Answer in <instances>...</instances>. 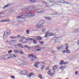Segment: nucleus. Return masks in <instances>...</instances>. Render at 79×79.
Listing matches in <instances>:
<instances>
[{
    "instance_id": "f257e3e1",
    "label": "nucleus",
    "mask_w": 79,
    "mask_h": 79,
    "mask_svg": "<svg viewBox=\"0 0 79 79\" xmlns=\"http://www.w3.org/2000/svg\"><path fill=\"white\" fill-rule=\"evenodd\" d=\"M26 17V15L25 14H23L17 17L16 18L18 19V22H24L26 21V19H25Z\"/></svg>"
},
{
    "instance_id": "f03ea898",
    "label": "nucleus",
    "mask_w": 79,
    "mask_h": 79,
    "mask_svg": "<svg viewBox=\"0 0 79 79\" xmlns=\"http://www.w3.org/2000/svg\"><path fill=\"white\" fill-rule=\"evenodd\" d=\"M49 2L50 3H51L52 4V5H50L49 3H47L46 2L45 3V2H43V3H45L46 5H44L45 6H47V7H48V6H53V5L54 4H55V3H56V2L55 1H54L53 0H49Z\"/></svg>"
},
{
    "instance_id": "7ed1b4c3",
    "label": "nucleus",
    "mask_w": 79,
    "mask_h": 79,
    "mask_svg": "<svg viewBox=\"0 0 79 79\" xmlns=\"http://www.w3.org/2000/svg\"><path fill=\"white\" fill-rule=\"evenodd\" d=\"M9 34H10V31L9 30H7L4 33L3 35V37L4 39H6L8 35H9Z\"/></svg>"
},
{
    "instance_id": "20e7f679",
    "label": "nucleus",
    "mask_w": 79,
    "mask_h": 79,
    "mask_svg": "<svg viewBox=\"0 0 79 79\" xmlns=\"http://www.w3.org/2000/svg\"><path fill=\"white\" fill-rule=\"evenodd\" d=\"M45 21L44 20H41L39 22V24H37V26L38 27H43V24H44Z\"/></svg>"
},
{
    "instance_id": "39448f33",
    "label": "nucleus",
    "mask_w": 79,
    "mask_h": 79,
    "mask_svg": "<svg viewBox=\"0 0 79 79\" xmlns=\"http://www.w3.org/2000/svg\"><path fill=\"white\" fill-rule=\"evenodd\" d=\"M26 10H31V11H34L36 9V7L34 6H30L28 8L27 7H26Z\"/></svg>"
},
{
    "instance_id": "423d86ee",
    "label": "nucleus",
    "mask_w": 79,
    "mask_h": 79,
    "mask_svg": "<svg viewBox=\"0 0 79 79\" xmlns=\"http://www.w3.org/2000/svg\"><path fill=\"white\" fill-rule=\"evenodd\" d=\"M26 16H29L30 17H34L35 16V13L34 12H31L30 13H28Z\"/></svg>"
},
{
    "instance_id": "0eeeda50",
    "label": "nucleus",
    "mask_w": 79,
    "mask_h": 79,
    "mask_svg": "<svg viewBox=\"0 0 79 79\" xmlns=\"http://www.w3.org/2000/svg\"><path fill=\"white\" fill-rule=\"evenodd\" d=\"M44 9H38L36 10V12L38 13H44L45 11Z\"/></svg>"
},
{
    "instance_id": "6e6552de",
    "label": "nucleus",
    "mask_w": 79,
    "mask_h": 79,
    "mask_svg": "<svg viewBox=\"0 0 79 79\" xmlns=\"http://www.w3.org/2000/svg\"><path fill=\"white\" fill-rule=\"evenodd\" d=\"M21 74H22V75H26L27 74V72L25 70L21 72L20 73Z\"/></svg>"
},
{
    "instance_id": "1a4fd4ad",
    "label": "nucleus",
    "mask_w": 79,
    "mask_h": 79,
    "mask_svg": "<svg viewBox=\"0 0 79 79\" xmlns=\"http://www.w3.org/2000/svg\"><path fill=\"white\" fill-rule=\"evenodd\" d=\"M9 55L10 59L13 58H16V56H15V55L14 54H9Z\"/></svg>"
},
{
    "instance_id": "9d476101",
    "label": "nucleus",
    "mask_w": 79,
    "mask_h": 79,
    "mask_svg": "<svg viewBox=\"0 0 79 79\" xmlns=\"http://www.w3.org/2000/svg\"><path fill=\"white\" fill-rule=\"evenodd\" d=\"M10 59L9 54L5 56L4 57V60H8Z\"/></svg>"
},
{
    "instance_id": "9b49d317",
    "label": "nucleus",
    "mask_w": 79,
    "mask_h": 79,
    "mask_svg": "<svg viewBox=\"0 0 79 79\" xmlns=\"http://www.w3.org/2000/svg\"><path fill=\"white\" fill-rule=\"evenodd\" d=\"M60 3H65L67 4H69V2H66L64 0H60L59 1Z\"/></svg>"
},
{
    "instance_id": "f8f14e48",
    "label": "nucleus",
    "mask_w": 79,
    "mask_h": 79,
    "mask_svg": "<svg viewBox=\"0 0 79 79\" xmlns=\"http://www.w3.org/2000/svg\"><path fill=\"white\" fill-rule=\"evenodd\" d=\"M51 69H49L48 70L49 72H48V74H49V75H51V76H53V75H54V73H51Z\"/></svg>"
},
{
    "instance_id": "ddd939ff",
    "label": "nucleus",
    "mask_w": 79,
    "mask_h": 79,
    "mask_svg": "<svg viewBox=\"0 0 79 79\" xmlns=\"http://www.w3.org/2000/svg\"><path fill=\"white\" fill-rule=\"evenodd\" d=\"M10 5H11V4H8L7 5H5L3 7V9H5V8H7V7L9 6H10Z\"/></svg>"
},
{
    "instance_id": "4468645a",
    "label": "nucleus",
    "mask_w": 79,
    "mask_h": 79,
    "mask_svg": "<svg viewBox=\"0 0 79 79\" xmlns=\"http://www.w3.org/2000/svg\"><path fill=\"white\" fill-rule=\"evenodd\" d=\"M10 21V20L9 19H6V20H2L0 21V22H8Z\"/></svg>"
},
{
    "instance_id": "2eb2a0df",
    "label": "nucleus",
    "mask_w": 79,
    "mask_h": 79,
    "mask_svg": "<svg viewBox=\"0 0 79 79\" xmlns=\"http://www.w3.org/2000/svg\"><path fill=\"white\" fill-rule=\"evenodd\" d=\"M36 38L37 40H42V37L39 36H36Z\"/></svg>"
},
{
    "instance_id": "dca6fc26",
    "label": "nucleus",
    "mask_w": 79,
    "mask_h": 79,
    "mask_svg": "<svg viewBox=\"0 0 79 79\" xmlns=\"http://www.w3.org/2000/svg\"><path fill=\"white\" fill-rule=\"evenodd\" d=\"M49 33L48 32H46L45 33V35L44 36V37H49Z\"/></svg>"
},
{
    "instance_id": "f3484780",
    "label": "nucleus",
    "mask_w": 79,
    "mask_h": 79,
    "mask_svg": "<svg viewBox=\"0 0 79 79\" xmlns=\"http://www.w3.org/2000/svg\"><path fill=\"white\" fill-rule=\"evenodd\" d=\"M53 35H54L53 34L52 32L49 33V36H53Z\"/></svg>"
},
{
    "instance_id": "a211bd4d",
    "label": "nucleus",
    "mask_w": 79,
    "mask_h": 79,
    "mask_svg": "<svg viewBox=\"0 0 79 79\" xmlns=\"http://www.w3.org/2000/svg\"><path fill=\"white\" fill-rule=\"evenodd\" d=\"M56 48L57 49V50L59 51L63 49V48H61L60 47H57Z\"/></svg>"
},
{
    "instance_id": "6ab92c4d",
    "label": "nucleus",
    "mask_w": 79,
    "mask_h": 79,
    "mask_svg": "<svg viewBox=\"0 0 79 79\" xmlns=\"http://www.w3.org/2000/svg\"><path fill=\"white\" fill-rule=\"evenodd\" d=\"M45 67V65H43L41 66V69L42 70L43 69H44V68Z\"/></svg>"
},
{
    "instance_id": "aec40b11",
    "label": "nucleus",
    "mask_w": 79,
    "mask_h": 79,
    "mask_svg": "<svg viewBox=\"0 0 79 79\" xmlns=\"http://www.w3.org/2000/svg\"><path fill=\"white\" fill-rule=\"evenodd\" d=\"M66 67V66H61L60 68V69H64Z\"/></svg>"
},
{
    "instance_id": "412c9836",
    "label": "nucleus",
    "mask_w": 79,
    "mask_h": 79,
    "mask_svg": "<svg viewBox=\"0 0 79 79\" xmlns=\"http://www.w3.org/2000/svg\"><path fill=\"white\" fill-rule=\"evenodd\" d=\"M33 73H31L30 74L27 75V76L28 77H31V76H32V75H33Z\"/></svg>"
},
{
    "instance_id": "4be33fe9",
    "label": "nucleus",
    "mask_w": 79,
    "mask_h": 79,
    "mask_svg": "<svg viewBox=\"0 0 79 79\" xmlns=\"http://www.w3.org/2000/svg\"><path fill=\"white\" fill-rule=\"evenodd\" d=\"M64 62V60H61L60 62V64H63V63Z\"/></svg>"
},
{
    "instance_id": "5701e85b",
    "label": "nucleus",
    "mask_w": 79,
    "mask_h": 79,
    "mask_svg": "<svg viewBox=\"0 0 79 79\" xmlns=\"http://www.w3.org/2000/svg\"><path fill=\"white\" fill-rule=\"evenodd\" d=\"M59 15V13H58L57 12L55 13H54L53 14H51V15Z\"/></svg>"
},
{
    "instance_id": "b1692460",
    "label": "nucleus",
    "mask_w": 79,
    "mask_h": 79,
    "mask_svg": "<svg viewBox=\"0 0 79 79\" xmlns=\"http://www.w3.org/2000/svg\"><path fill=\"white\" fill-rule=\"evenodd\" d=\"M66 50H68V48H69V46H68V44H66Z\"/></svg>"
},
{
    "instance_id": "393cba45",
    "label": "nucleus",
    "mask_w": 79,
    "mask_h": 79,
    "mask_svg": "<svg viewBox=\"0 0 79 79\" xmlns=\"http://www.w3.org/2000/svg\"><path fill=\"white\" fill-rule=\"evenodd\" d=\"M57 68V66H55L53 68V70H55V69H56Z\"/></svg>"
},
{
    "instance_id": "a878e982",
    "label": "nucleus",
    "mask_w": 79,
    "mask_h": 79,
    "mask_svg": "<svg viewBox=\"0 0 79 79\" xmlns=\"http://www.w3.org/2000/svg\"><path fill=\"white\" fill-rule=\"evenodd\" d=\"M18 45L19 47H21V48H23V46L21 44H17Z\"/></svg>"
},
{
    "instance_id": "bb28decb",
    "label": "nucleus",
    "mask_w": 79,
    "mask_h": 79,
    "mask_svg": "<svg viewBox=\"0 0 79 79\" xmlns=\"http://www.w3.org/2000/svg\"><path fill=\"white\" fill-rule=\"evenodd\" d=\"M12 43V44H15V43H16V40H13L12 41H11Z\"/></svg>"
},
{
    "instance_id": "cd10ccee",
    "label": "nucleus",
    "mask_w": 79,
    "mask_h": 79,
    "mask_svg": "<svg viewBox=\"0 0 79 79\" xmlns=\"http://www.w3.org/2000/svg\"><path fill=\"white\" fill-rule=\"evenodd\" d=\"M19 51L18 50H14V53H18V52H19Z\"/></svg>"
},
{
    "instance_id": "c85d7f7f",
    "label": "nucleus",
    "mask_w": 79,
    "mask_h": 79,
    "mask_svg": "<svg viewBox=\"0 0 79 79\" xmlns=\"http://www.w3.org/2000/svg\"><path fill=\"white\" fill-rule=\"evenodd\" d=\"M46 19H48L49 20H50L51 19L50 17H46Z\"/></svg>"
},
{
    "instance_id": "c756f323",
    "label": "nucleus",
    "mask_w": 79,
    "mask_h": 79,
    "mask_svg": "<svg viewBox=\"0 0 79 79\" xmlns=\"http://www.w3.org/2000/svg\"><path fill=\"white\" fill-rule=\"evenodd\" d=\"M27 63V62L26 61H25L24 62H23L22 63V64H26V63Z\"/></svg>"
},
{
    "instance_id": "7c9ffc66",
    "label": "nucleus",
    "mask_w": 79,
    "mask_h": 79,
    "mask_svg": "<svg viewBox=\"0 0 79 79\" xmlns=\"http://www.w3.org/2000/svg\"><path fill=\"white\" fill-rule=\"evenodd\" d=\"M29 1L31 2H36L37 0H29Z\"/></svg>"
},
{
    "instance_id": "2f4dec72",
    "label": "nucleus",
    "mask_w": 79,
    "mask_h": 79,
    "mask_svg": "<svg viewBox=\"0 0 79 79\" xmlns=\"http://www.w3.org/2000/svg\"><path fill=\"white\" fill-rule=\"evenodd\" d=\"M26 7H27V6H26V7H23V10H27L26 9Z\"/></svg>"
},
{
    "instance_id": "473e14b6",
    "label": "nucleus",
    "mask_w": 79,
    "mask_h": 79,
    "mask_svg": "<svg viewBox=\"0 0 79 79\" xmlns=\"http://www.w3.org/2000/svg\"><path fill=\"white\" fill-rule=\"evenodd\" d=\"M77 30L76 29H74V30H73L72 31V32H77Z\"/></svg>"
},
{
    "instance_id": "72a5a7b5",
    "label": "nucleus",
    "mask_w": 79,
    "mask_h": 79,
    "mask_svg": "<svg viewBox=\"0 0 79 79\" xmlns=\"http://www.w3.org/2000/svg\"><path fill=\"white\" fill-rule=\"evenodd\" d=\"M34 66L36 67V68H39V66L38 65V64H36L35 65V64H34Z\"/></svg>"
},
{
    "instance_id": "f704fd0d",
    "label": "nucleus",
    "mask_w": 79,
    "mask_h": 79,
    "mask_svg": "<svg viewBox=\"0 0 79 79\" xmlns=\"http://www.w3.org/2000/svg\"><path fill=\"white\" fill-rule=\"evenodd\" d=\"M33 42L34 44H37V41L35 40H33Z\"/></svg>"
},
{
    "instance_id": "c9c22d12",
    "label": "nucleus",
    "mask_w": 79,
    "mask_h": 79,
    "mask_svg": "<svg viewBox=\"0 0 79 79\" xmlns=\"http://www.w3.org/2000/svg\"><path fill=\"white\" fill-rule=\"evenodd\" d=\"M24 47L27 48H28V49H29L30 48V47L27 46V45H24Z\"/></svg>"
},
{
    "instance_id": "e433bc0d",
    "label": "nucleus",
    "mask_w": 79,
    "mask_h": 79,
    "mask_svg": "<svg viewBox=\"0 0 79 79\" xmlns=\"http://www.w3.org/2000/svg\"><path fill=\"white\" fill-rule=\"evenodd\" d=\"M26 32L27 34H29V30H27L26 31Z\"/></svg>"
},
{
    "instance_id": "4c0bfd02",
    "label": "nucleus",
    "mask_w": 79,
    "mask_h": 79,
    "mask_svg": "<svg viewBox=\"0 0 79 79\" xmlns=\"http://www.w3.org/2000/svg\"><path fill=\"white\" fill-rule=\"evenodd\" d=\"M39 77H40V79H42V75H40V74H39Z\"/></svg>"
},
{
    "instance_id": "58836bf2",
    "label": "nucleus",
    "mask_w": 79,
    "mask_h": 79,
    "mask_svg": "<svg viewBox=\"0 0 79 79\" xmlns=\"http://www.w3.org/2000/svg\"><path fill=\"white\" fill-rule=\"evenodd\" d=\"M19 52H20V53H21V54H23V52L22 51L20 50V51H19Z\"/></svg>"
},
{
    "instance_id": "ea45409f",
    "label": "nucleus",
    "mask_w": 79,
    "mask_h": 79,
    "mask_svg": "<svg viewBox=\"0 0 79 79\" xmlns=\"http://www.w3.org/2000/svg\"><path fill=\"white\" fill-rule=\"evenodd\" d=\"M42 32H45V28H43L41 30Z\"/></svg>"
},
{
    "instance_id": "a19ab883",
    "label": "nucleus",
    "mask_w": 79,
    "mask_h": 79,
    "mask_svg": "<svg viewBox=\"0 0 79 79\" xmlns=\"http://www.w3.org/2000/svg\"><path fill=\"white\" fill-rule=\"evenodd\" d=\"M12 52V50H10L8 51V53H11Z\"/></svg>"
},
{
    "instance_id": "79ce46f5",
    "label": "nucleus",
    "mask_w": 79,
    "mask_h": 79,
    "mask_svg": "<svg viewBox=\"0 0 79 79\" xmlns=\"http://www.w3.org/2000/svg\"><path fill=\"white\" fill-rule=\"evenodd\" d=\"M10 38H11V39H15V38H16V37H13V36H11L10 37Z\"/></svg>"
},
{
    "instance_id": "37998d69",
    "label": "nucleus",
    "mask_w": 79,
    "mask_h": 79,
    "mask_svg": "<svg viewBox=\"0 0 79 79\" xmlns=\"http://www.w3.org/2000/svg\"><path fill=\"white\" fill-rule=\"evenodd\" d=\"M29 56H31V57H33L34 56V54H30Z\"/></svg>"
},
{
    "instance_id": "c03bdc74",
    "label": "nucleus",
    "mask_w": 79,
    "mask_h": 79,
    "mask_svg": "<svg viewBox=\"0 0 79 79\" xmlns=\"http://www.w3.org/2000/svg\"><path fill=\"white\" fill-rule=\"evenodd\" d=\"M40 63V62H36V63H35V64H39Z\"/></svg>"
},
{
    "instance_id": "a18cd8bd",
    "label": "nucleus",
    "mask_w": 79,
    "mask_h": 79,
    "mask_svg": "<svg viewBox=\"0 0 79 79\" xmlns=\"http://www.w3.org/2000/svg\"><path fill=\"white\" fill-rule=\"evenodd\" d=\"M44 44V42H40V44H41V45H43Z\"/></svg>"
},
{
    "instance_id": "49530a36",
    "label": "nucleus",
    "mask_w": 79,
    "mask_h": 79,
    "mask_svg": "<svg viewBox=\"0 0 79 79\" xmlns=\"http://www.w3.org/2000/svg\"><path fill=\"white\" fill-rule=\"evenodd\" d=\"M66 52L67 53H70V51H69V50H67Z\"/></svg>"
},
{
    "instance_id": "de8ad7c7",
    "label": "nucleus",
    "mask_w": 79,
    "mask_h": 79,
    "mask_svg": "<svg viewBox=\"0 0 79 79\" xmlns=\"http://www.w3.org/2000/svg\"><path fill=\"white\" fill-rule=\"evenodd\" d=\"M35 47L36 49H37V48H39V46H36Z\"/></svg>"
},
{
    "instance_id": "09e8293b",
    "label": "nucleus",
    "mask_w": 79,
    "mask_h": 79,
    "mask_svg": "<svg viewBox=\"0 0 79 79\" xmlns=\"http://www.w3.org/2000/svg\"><path fill=\"white\" fill-rule=\"evenodd\" d=\"M26 40H30V38H27V39H26Z\"/></svg>"
},
{
    "instance_id": "8fccbe9b",
    "label": "nucleus",
    "mask_w": 79,
    "mask_h": 79,
    "mask_svg": "<svg viewBox=\"0 0 79 79\" xmlns=\"http://www.w3.org/2000/svg\"><path fill=\"white\" fill-rule=\"evenodd\" d=\"M10 77L12 79H15V77L14 76H11Z\"/></svg>"
},
{
    "instance_id": "3c124183",
    "label": "nucleus",
    "mask_w": 79,
    "mask_h": 79,
    "mask_svg": "<svg viewBox=\"0 0 79 79\" xmlns=\"http://www.w3.org/2000/svg\"><path fill=\"white\" fill-rule=\"evenodd\" d=\"M33 57L35 59H36L37 58V57H36L35 56H33Z\"/></svg>"
},
{
    "instance_id": "603ef678",
    "label": "nucleus",
    "mask_w": 79,
    "mask_h": 79,
    "mask_svg": "<svg viewBox=\"0 0 79 79\" xmlns=\"http://www.w3.org/2000/svg\"><path fill=\"white\" fill-rule=\"evenodd\" d=\"M41 50V49H38L36 50V51H40Z\"/></svg>"
},
{
    "instance_id": "864d4df0",
    "label": "nucleus",
    "mask_w": 79,
    "mask_h": 79,
    "mask_svg": "<svg viewBox=\"0 0 79 79\" xmlns=\"http://www.w3.org/2000/svg\"><path fill=\"white\" fill-rule=\"evenodd\" d=\"M21 39H26V38H25V37L24 36H22L21 37Z\"/></svg>"
},
{
    "instance_id": "5fc2aeb1",
    "label": "nucleus",
    "mask_w": 79,
    "mask_h": 79,
    "mask_svg": "<svg viewBox=\"0 0 79 79\" xmlns=\"http://www.w3.org/2000/svg\"><path fill=\"white\" fill-rule=\"evenodd\" d=\"M78 73V72H77V71L75 72V74L76 75H77V74Z\"/></svg>"
},
{
    "instance_id": "6e6d98bb",
    "label": "nucleus",
    "mask_w": 79,
    "mask_h": 79,
    "mask_svg": "<svg viewBox=\"0 0 79 79\" xmlns=\"http://www.w3.org/2000/svg\"><path fill=\"white\" fill-rule=\"evenodd\" d=\"M19 41H20V42H22V41H23V40L21 39Z\"/></svg>"
},
{
    "instance_id": "4d7b16f0",
    "label": "nucleus",
    "mask_w": 79,
    "mask_h": 79,
    "mask_svg": "<svg viewBox=\"0 0 79 79\" xmlns=\"http://www.w3.org/2000/svg\"><path fill=\"white\" fill-rule=\"evenodd\" d=\"M49 69V68L48 67H47L45 69L46 70H48Z\"/></svg>"
},
{
    "instance_id": "13d9d810",
    "label": "nucleus",
    "mask_w": 79,
    "mask_h": 79,
    "mask_svg": "<svg viewBox=\"0 0 79 79\" xmlns=\"http://www.w3.org/2000/svg\"><path fill=\"white\" fill-rule=\"evenodd\" d=\"M41 63H42L43 64H45V62L42 61L41 62Z\"/></svg>"
},
{
    "instance_id": "bf43d9fd",
    "label": "nucleus",
    "mask_w": 79,
    "mask_h": 79,
    "mask_svg": "<svg viewBox=\"0 0 79 79\" xmlns=\"http://www.w3.org/2000/svg\"><path fill=\"white\" fill-rule=\"evenodd\" d=\"M17 37H19V38L20 37V35H18L17 36Z\"/></svg>"
},
{
    "instance_id": "052dcab7",
    "label": "nucleus",
    "mask_w": 79,
    "mask_h": 79,
    "mask_svg": "<svg viewBox=\"0 0 79 79\" xmlns=\"http://www.w3.org/2000/svg\"><path fill=\"white\" fill-rule=\"evenodd\" d=\"M44 48H44V47H41V48L40 49H41V50H42V49H43Z\"/></svg>"
},
{
    "instance_id": "680f3d73",
    "label": "nucleus",
    "mask_w": 79,
    "mask_h": 79,
    "mask_svg": "<svg viewBox=\"0 0 79 79\" xmlns=\"http://www.w3.org/2000/svg\"><path fill=\"white\" fill-rule=\"evenodd\" d=\"M66 52V51L64 50L63 51H62V53H65Z\"/></svg>"
},
{
    "instance_id": "e2e57ef3",
    "label": "nucleus",
    "mask_w": 79,
    "mask_h": 79,
    "mask_svg": "<svg viewBox=\"0 0 79 79\" xmlns=\"http://www.w3.org/2000/svg\"><path fill=\"white\" fill-rule=\"evenodd\" d=\"M33 40V39H32V38H30V40H31V41H32Z\"/></svg>"
},
{
    "instance_id": "0e129e2a",
    "label": "nucleus",
    "mask_w": 79,
    "mask_h": 79,
    "mask_svg": "<svg viewBox=\"0 0 79 79\" xmlns=\"http://www.w3.org/2000/svg\"><path fill=\"white\" fill-rule=\"evenodd\" d=\"M63 64H66V62H64L63 63Z\"/></svg>"
},
{
    "instance_id": "69168bd1",
    "label": "nucleus",
    "mask_w": 79,
    "mask_h": 79,
    "mask_svg": "<svg viewBox=\"0 0 79 79\" xmlns=\"http://www.w3.org/2000/svg\"><path fill=\"white\" fill-rule=\"evenodd\" d=\"M79 29L78 28L77 29V32H79Z\"/></svg>"
},
{
    "instance_id": "338daca9",
    "label": "nucleus",
    "mask_w": 79,
    "mask_h": 79,
    "mask_svg": "<svg viewBox=\"0 0 79 79\" xmlns=\"http://www.w3.org/2000/svg\"><path fill=\"white\" fill-rule=\"evenodd\" d=\"M79 40L78 41V42H77V45H79Z\"/></svg>"
},
{
    "instance_id": "774afa93",
    "label": "nucleus",
    "mask_w": 79,
    "mask_h": 79,
    "mask_svg": "<svg viewBox=\"0 0 79 79\" xmlns=\"http://www.w3.org/2000/svg\"><path fill=\"white\" fill-rule=\"evenodd\" d=\"M2 13V11L0 12V15H1Z\"/></svg>"
}]
</instances>
